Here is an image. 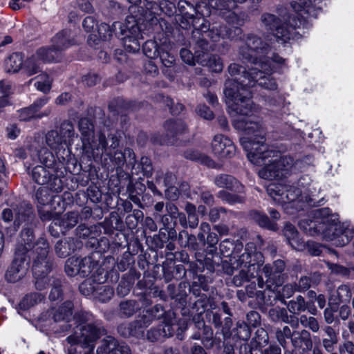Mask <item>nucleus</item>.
I'll return each instance as SVG.
<instances>
[{
	"label": "nucleus",
	"instance_id": "1",
	"mask_svg": "<svg viewBox=\"0 0 354 354\" xmlns=\"http://www.w3.org/2000/svg\"><path fill=\"white\" fill-rule=\"evenodd\" d=\"M244 120H236L234 122L235 129L244 132L240 143L247 151L249 160L254 165L264 167L259 171L260 178L267 180L286 177L297 171L299 163L292 157L282 155L279 151L270 149L265 143L264 131L257 122H250V126Z\"/></svg>",
	"mask_w": 354,
	"mask_h": 354
},
{
	"label": "nucleus",
	"instance_id": "2",
	"mask_svg": "<svg viewBox=\"0 0 354 354\" xmlns=\"http://www.w3.org/2000/svg\"><path fill=\"white\" fill-rule=\"evenodd\" d=\"M270 51V45L257 35L248 34L244 37L239 48V59L243 62L256 66L244 73L243 82L247 80L245 85L248 87L252 88L258 83L267 90L274 91L277 88L275 80L271 77L275 70L272 63L282 66L285 64V59L274 53L269 57Z\"/></svg>",
	"mask_w": 354,
	"mask_h": 354
},
{
	"label": "nucleus",
	"instance_id": "3",
	"mask_svg": "<svg viewBox=\"0 0 354 354\" xmlns=\"http://www.w3.org/2000/svg\"><path fill=\"white\" fill-rule=\"evenodd\" d=\"M322 0H296L292 3V7L296 16L288 14L278 17L274 15L265 13L261 21L266 28L270 30L279 43L285 44L295 39L301 33L297 31L301 26L304 27L309 18H316L319 12V4Z\"/></svg>",
	"mask_w": 354,
	"mask_h": 354
},
{
	"label": "nucleus",
	"instance_id": "4",
	"mask_svg": "<svg viewBox=\"0 0 354 354\" xmlns=\"http://www.w3.org/2000/svg\"><path fill=\"white\" fill-rule=\"evenodd\" d=\"M219 248L224 257H230L231 272L239 270V273L233 277V283L236 286H241L245 282L258 276L263 261L262 254L257 251L254 243H249L243 249L241 242L236 241L234 243L226 239L221 242Z\"/></svg>",
	"mask_w": 354,
	"mask_h": 354
},
{
	"label": "nucleus",
	"instance_id": "5",
	"mask_svg": "<svg viewBox=\"0 0 354 354\" xmlns=\"http://www.w3.org/2000/svg\"><path fill=\"white\" fill-rule=\"evenodd\" d=\"M315 220H302L299 227L310 236L322 234L324 239L334 242L337 246L348 244L354 236V230L347 223L339 221L338 215L331 214L328 208L315 211Z\"/></svg>",
	"mask_w": 354,
	"mask_h": 354
},
{
	"label": "nucleus",
	"instance_id": "6",
	"mask_svg": "<svg viewBox=\"0 0 354 354\" xmlns=\"http://www.w3.org/2000/svg\"><path fill=\"white\" fill-rule=\"evenodd\" d=\"M245 70L242 71L243 75L240 77V82L236 80H227L225 83L223 90L225 102L230 109V113L234 114L233 123L236 120H244L250 122H254L249 120L245 115H248L252 111V102L251 100L250 87L245 85L248 80L243 82L244 73ZM250 126L248 124L246 127Z\"/></svg>",
	"mask_w": 354,
	"mask_h": 354
},
{
	"label": "nucleus",
	"instance_id": "7",
	"mask_svg": "<svg viewBox=\"0 0 354 354\" xmlns=\"http://www.w3.org/2000/svg\"><path fill=\"white\" fill-rule=\"evenodd\" d=\"M77 137L73 124L70 121H64L59 129L48 131L45 136L46 145L59 158H64L66 153L65 147L71 146Z\"/></svg>",
	"mask_w": 354,
	"mask_h": 354
},
{
	"label": "nucleus",
	"instance_id": "8",
	"mask_svg": "<svg viewBox=\"0 0 354 354\" xmlns=\"http://www.w3.org/2000/svg\"><path fill=\"white\" fill-rule=\"evenodd\" d=\"M79 130L82 136V141L85 148H89L93 156H102L104 152L111 155L110 147H106V139L104 133L100 132L94 135V126L88 118H81L79 122Z\"/></svg>",
	"mask_w": 354,
	"mask_h": 354
},
{
	"label": "nucleus",
	"instance_id": "9",
	"mask_svg": "<svg viewBox=\"0 0 354 354\" xmlns=\"http://www.w3.org/2000/svg\"><path fill=\"white\" fill-rule=\"evenodd\" d=\"M106 334L104 326L98 322L77 326L71 335L66 338L71 345L80 344L83 348L93 351L95 343L102 335Z\"/></svg>",
	"mask_w": 354,
	"mask_h": 354
},
{
	"label": "nucleus",
	"instance_id": "10",
	"mask_svg": "<svg viewBox=\"0 0 354 354\" xmlns=\"http://www.w3.org/2000/svg\"><path fill=\"white\" fill-rule=\"evenodd\" d=\"M113 30L115 35L122 39L124 49L127 52L136 53L139 51L140 32L134 17H127L125 24L119 21L114 22Z\"/></svg>",
	"mask_w": 354,
	"mask_h": 354
},
{
	"label": "nucleus",
	"instance_id": "11",
	"mask_svg": "<svg viewBox=\"0 0 354 354\" xmlns=\"http://www.w3.org/2000/svg\"><path fill=\"white\" fill-rule=\"evenodd\" d=\"M268 194L272 200L282 205H290L296 208L301 207L297 204L303 201L301 191L299 188L284 183H270L266 187Z\"/></svg>",
	"mask_w": 354,
	"mask_h": 354
},
{
	"label": "nucleus",
	"instance_id": "12",
	"mask_svg": "<svg viewBox=\"0 0 354 354\" xmlns=\"http://www.w3.org/2000/svg\"><path fill=\"white\" fill-rule=\"evenodd\" d=\"M35 216L32 213L31 207L27 206L26 208H21L14 221L15 227L23 225V230L21 233V252H24L25 254L32 248V241L34 240L33 228L35 226L34 222Z\"/></svg>",
	"mask_w": 354,
	"mask_h": 354
},
{
	"label": "nucleus",
	"instance_id": "13",
	"mask_svg": "<svg viewBox=\"0 0 354 354\" xmlns=\"http://www.w3.org/2000/svg\"><path fill=\"white\" fill-rule=\"evenodd\" d=\"M35 163L40 162L43 165L35 166L32 171L33 180L39 185L47 183L52 176L51 166L55 161L52 151L46 148L30 154Z\"/></svg>",
	"mask_w": 354,
	"mask_h": 354
},
{
	"label": "nucleus",
	"instance_id": "14",
	"mask_svg": "<svg viewBox=\"0 0 354 354\" xmlns=\"http://www.w3.org/2000/svg\"><path fill=\"white\" fill-rule=\"evenodd\" d=\"M285 268V263L281 260H277L272 265L266 264L262 269V272L264 273L267 278L265 283L262 277L259 276L257 278V286L260 289L264 290H274L275 286H280L282 282L281 274Z\"/></svg>",
	"mask_w": 354,
	"mask_h": 354
},
{
	"label": "nucleus",
	"instance_id": "15",
	"mask_svg": "<svg viewBox=\"0 0 354 354\" xmlns=\"http://www.w3.org/2000/svg\"><path fill=\"white\" fill-rule=\"evenodd\" d=\"M29 268V255L21 252L19 248L15 252V258L6 272V279L10 283H16L22 279Z\"/></svg>",
	"mask_w": 354,
	"mask_h": 354
},
{
	"label": "nucleus",
	"instance_id": "16",
	"mask_svg": "<svg viewBox=\"0 0 354 354\" xmlns=\"http://www.w3.org/2000/svg\"><path fill=\"white\" fill-rule=\"evenodd\" d=\"M80 277L90 276L96 283H104L107 279V272L100 266L94 255L80 259Z\"/></svg>",
	"mask_w": 354,
	"mask_h": 354
},
{
	"label": "nucleus",
	"instance_id": "17",
	"mask_svg": "<svg viewBox=\"0 0 354 354\" xmlns=\"http://www.w3.org/2000/svg\"><path fill=\"white\" fill-rule=\"evenodd\" d=\"M32 259V272L35 279V286L38 290H43L49 283L48 273L52 268V262L48 257Z\"/></svg>",
	"mask_w": 354,
	"mask_h": 354
},
{
	"label": "nucleus",
	"instance_id": "18",
	"mask_svg": "<svg viewBox=\"0 0 354 354\" xmlns=\"http://www.w3.org/2000/svg\"><path fill=\"white\" fill-rule=\"evenodd\" d=\"M176 326L175 313L169 312L165 315V325H160L158 328H151L147 331V338L153 342L164 337H171L174 335Z\"/></svg>",
	"mask_w": 354,
	"mask_h": 354
},
{
	"label": "nucleus",
	"instance_id": "19",
	"mask_svg": "<svg viewBox=\"0 0 354 354\" xmlns=\"http://www.w3.org/2000/svg\"><path fill=\"white\" fill-rule=\"evenodd\" d=\"M154 320L149 310H145L140 318L128 326H119L118 330L124 337H138L143 334V329L148 327Z\"/></svg>",
	"mask_w": 354,
	"mask_h": 354
},
{
	"label": "nucleus",
	"instance_id": "20",
	"mask_svg": "<svg viewBox=\"0 0 354 354\" xmlns=\"http://www.w3.org/2000/svg\"><path fill=\"white\" fill-rule=\"evenodd\" d=\"M130 348L124 343L119 342L112 336H106L102 339L96 354H130Z\"/></svg>",
	"mask_w": 354,
	"mask_h": 354
},
{
	"label": "nucleus",
	"instance_id": "21",
	"mask_svg": "<svg viewBox=\"0 0 354 354\" xmlns=\"http://www.w3.org/2000/svg\"><path fill=\"white\" fill-rule=\"evenodd\" d=\"M212 147L214 153L220 158H232L236 151L232 140L223 135L214 136Z\"/></svg>",
	"mask_w": 354,
	"mask_h": 354
},
{
	"label": "nucleus",
	"instance_id": "22",
	"mask_svg": "<svg viewBox=\"0 0 354 354\" xmlns=\"http://www.w3.org/2000/svg\"><path fill=\"white\" fill-rule=\"evenodd\" d=\"M73 304L66 301L58 307L51 308L46 312V315L55 322H64L68 323L73 315Z\"/></svg>",
	"mask_w": 354,
	"mask_h": 354
},
{
	"label": "nucleus",
	"instance_id": "23",
	"mask_svg": "<svg viewBox=\"0 0 354 354\" xmlns=\"http://www.w3.org/2000/svg\"><path fill=\"white\" fill-rule=\"evenodd\" d=\"M75 34L71 30H63L52 39L53 46L60 53L76 44Z\"/></svg>",
	"mask_w": 354,
	"mask_h": 354
},
{
	"label": "nucleus",
	"instance_id": "24",
	"mask_svg": "<svg viewBox=\"0 0 354 354\" xmlns=\"http://www.w3.org/2000/svg\"><path fill=\"white\" fill-rule=\"evenodd\" d=\"M82 246L80 241L74 238H66L57 242L55 246L56 254L65 258Z\"/></svg>",
	"mask_w": 354,
	"mask_h": 354
},
{
	"label": "nucleus",
	"instance_id": "25",
	"mask_svg": "<svg viewBox=\"0 0 354 354\" xmlns=\"http://www.w3.org/2000/svg\"><path fill=\"white\" fill-rule=\"evenodd\" d=\"M214 183L221 188H226L235 192H241L243 185L233 176L227 174H221L214 178Z\"/></svg>",
	"mask_w": 354,
	"mask_h": 354
},
{
	"label": "nucleus",
	"instance_id": "26",
	"mask_svg": "<svg viewBox=\"0 0 354 354\" xmlns=\"http://www.w3.org/2000/svg\"><path fill=\"white\" fill-rule=\"evenodd\" d=\"M283 232V235L292 248L299 250L305 245L304 241L299 238L298 232L293 225L287 223Z\"/></svg>",
	"mask_w": 354,
	"mask_h": 354
},
{
	"label": "nucleus",
	"instance_id": "27",
	"mask_svg": "<svg viewBox=\"0 0 354 354\" xmlns=\"http://www.w3.org/2000/svg\"><path fill=\"white\" fill-rule=\"evenodd\" d=\"M35 55L37 57L41 64L52 62H58L61 59L60 53L53 46L39 48Z\"/></svg>",
	"mask_w": 354,
	"mask_h": 354
},
{
	"label": "nucleus",
	"instance_id": "28",
	"mask_svg": "<svg viewBox=\"0 0 354 354\" xmlns=\"http://www.w3.org/2000/svg\"><path fill=\"white\" fill-rule=\"evenodd\" d=\"M79 215L77 212H71L63 215L61 218L57 216L55 219V225L60 227V231L64 232V230L74 227L78 223Z\"/></svg>",
	"mask_w": 354,
	"mask_h": 354
},
{
	"label": "nucleus",
	"instance_id": "29",
	"mask_svg": "<svg viewBox=\"0 0 354 354\" xmlns=\"http://www.w3.org/2000/svg\"><path fill=\"white\" fill-rule=\"evenodd\" d=\"M164 128L167 135L171 137H177L187 131V124L181 120H168L165 122Z\"/></svg>",
	"mask_w": 354,
	"mask_h": 354
},
{
	"label": "nucleus",
	"instance_id": "30",
	"mask_svg": "<svg viewBox=\"0 0 354 354\" xmlns=\"http://www.w3.org/2000/svg\"><path fill=\"white\" fill-rule=\"evenodd\" d=\"M111 143L110 145H108V142H106V147H110L109 151L111 153V155L106 154L104 152L103 154L109 156L111 162H113L115 165L120 167L123 165L125 162L124 154L119 150H116L114 152L112 151L113 150H115L116 148H118L120 141L115 136H112L111 138Z\"/></svg>",
	"mask_w": 354,
	"mask_h": 354
},
{
	"label": "nucleus",
	"instance_id": "31",
	"mask_svg": "<svg viewBox=\"0 0 354 354\" xmlns=\"http://www.w3.org/2000/svg\"><path fill=\"white\" fill-rule=\"evenodd\" d=\"M23 65L22 55L19 53H15L6 60L5 71L8 73H16L22 69Z\"/></svg>",
	"mask_w": 354,
	"mask_h": 354
},
{
	"label": "nucleus",
	"instance_id": "32",
	"mask_svg": "<svg viewBox=\"0 0 354 354\" xmlns=\"http://www.w3.org/2000/svg\"><path fill=\"white\" fill-rule=\"evenodd\" d=\"M42 64L33 54L32 56L24 61L23 72L28 76H32L41 71Z\"/></svg>",
	"mask_w": 354,
	"mask_h": 354
},
{
	"label": "nucleus",
	"instance_id": "33",
	"mask_svg": "<svg viewBox=\"0 0 354 354\" xmlns=\"http://www.w3.org/2000/svg\"><path fill=\"white\" fill-rule=\"evenodd\" d=\"M171 44L164 41L160 44V53L158 55L161 63L166 68L172 67L175 64V57L171 53Z\"/></svg>",
	"mask_w": 354,
	"mask_h": 354
},
{
	"label": "nucleus",
	"instance_id": "34",
	"mask_svg": "<svg viewBox=\"0 0 354 354\" xmlns=\"http://www.w3.org/2000/svg\"><path fill=\"white\" fill-rule=\"evenodd\" d=\"M31 248L32 249L31 252L32 253V259L48 257L49 245L44 237L39 238L34 245L32 244Z\"/></svg>",
	"mask_w": 354,
	"mask_h": 354
},
{
	"label": "nucleus",
	"instance_id": "35",
	"mask_svg": "<svg viewBox=\"0 0 354 354\" xmlns=\"http://www.w3.org/2000/svg\"><path fill=\"white\" fill-rule=\"evenodd\" d=\"M351 292L346 285H341L329 299L330 303L338 304L341 302L349 301L351 298Z\"/></svg>",
	"mask_w": 354,
	"mask_h": 354
},
{
	"label": "nucleus",
	"instance_id": "36",
	"mask_svg": "<svg viewBox=\"0 0 354 354\" xmlns=\"http://www.w3.org/2000/svg\"><path fill=\"white\" fill-rule=\"evenodd\" d=\"M140 308V304L135 300H126L120 302L119 313L122 317H130Z\"/></svg>",
	"mask_w": 354,
	"mask_h": 354
},
{
	"label": "nucleus",
	"instance_id": "37",
	"mask_svg": "<svg viewBox=\"0 0 354 354\" xmlns=\"http://www.w3.org/2000/svg\"><path fill=\"white\" fill-rule=\"evenodd\" d=\"M250 215L254 222L259 226L273 231L277 230L275 222L270 221L267 215L257 211L252 212Z\"/></svg>",
	"mask_w": 354,
	"mask_h": 354
},
{
	"label": "nucleus",
	"instance_id": "38",
	"mask_svg": "<svg viewBox=\"0 0 354 354\" xmlns=\"http://www.w3.org/2000/svg\"><path fill=\"white\" fill-rule=\"evenodd\" d=\"M287 308L290 313L299 315L308 308V304L302 296L298 295L295 299L290 300L287 304Z\"/></svg>",
	"mask_w": 354,
	"mask_h": 354
},
{
	"label": "nucleus",
	"instance_id": "39",
	"mask_svg": "<svg viewBox=\"0 0 354 354\" xmlns=\"http://www.w3.org/2000/svg\"><path fill=\"white\" fill-rule=\"evenodd\" d=\"M208 5L218 11L221 15H225L226 12L236 8V4L232 0H209Z\"/></svg>",
	"mask_w": 354,
	"mask_h": 354
},
{
	"label": "nucleus",
	"instance_id": "40",
	"mask_svg": "<svg viewBox=\"0 0 354 354\" xmlns=\"http://www.w3.org/2000/svg\"><path fill=\"white\" fill-rule=\"evenodd\" d=\"M194 37H196L197 35H198V40L196 44L195 47V55L197 59V61L199 62L201 60V57H203L208 50V43L207 40L204 37V35H202V37H201V32L198 30L194 31L193 32Z\"/></svg>",
	"mask_w": 354,
	"mask_h": 354
},
{
	"label": "nucleus",
	"instance_id": "41",
	"mask_svg": "<svg viewBox=\"0 0 354 354\" xmlns=\"http://www.w3.org/2000/svg\"><path fill=\"white\" fill-rule=\"evenodd\" d=\"M44 296L39 292H32L26 295L19 304L20 308L26 310L41 302Z\"/></svg>",
	"mask_w": 354,
	"mask_h": 354
},
{
	"label": "nucleus",
	"instance_id": "42",
	"mask_svg": "<svg viewBox=\"0 0 354 354\" xmlns=\"http://www.w3.org/2000/svg\"><path fill=\"white\" fill-rule=\"evenodd\" d=\"M202 65L207 66L212 72L220 73L223 68V64L221 59L217 55H211L207 59L200 60Z\"/></svg>",
	"mask_w": 354,
	"mask_h": 354
},
{
	"label": "nucleus",
	"instance_id": "43",
	"mask_svg": "<svg viewBox=\"0 0 354 354\" xmlns=\"http://www.w3.org/2000/svg\"><path fill=\"white\" fill-rule=\"evenodd\" d=\"M142 50L147 57L151 59H155L160 53V46L154 40H148L144 44Z\"/></svg>",
	"mask_w": 354,
	"mask_h": 354
},
{
	"label": "nucleus",
	"instance_id": "44",
	"mask_svg": "<svg viewBox=\"0 0 354 354\" xmlns=\"http://www.w3.org/2000/svg\"><path fill=\"white\" fill-rule=\"evenodd\" d=\"M80 258L73 257L67 259L65 264V272L68 276L80 275Z\"/></svg>",
	"mask_w": 354,
	"mask_h": 354
},
{
	"label": "nucleus",
	"instance_id": "45",
	"mask_svg": "<svg viewBox=\"0 0 354 354\" xmlns=\"http://www.w3.org/2000/svg\"><path fill=\"white\" fill-rule=\"evenodd\" d=\"M178 240L184 247H188L192 250H196L198 248L196 236L193 234H189L185 230L180 232Z\"/></svg>",
	"mask_w": 354,
	"mask_h": 354
},
{
	"label": "nucleus",
	"instance_id": "46",
	"mask_svg": "<svg viewBox=\"0 0 354 354\" xmlns=\"http://www.w3.org/2000/svg\"><path fill=\"white\" fill-rule=\"evenodd\" d=\"M50 113V110L45 111L44 114H36L32 107L30 106L19 111L18 118L20 120L27 121L34 118H41L43 116H47Z\"/></svg>",
	"mask_w": 354,
	"mask_h": 354
},
{
	"label": "nucleus",
	"instance_id": "47",
	"mask_svg": "<svg viewBox=\"0 0 354 354\" xmlns=\"http://www.w3.org/2000/svg\"><path fill=\"white\" fill-rule=\"evenodd\" d=\"M269 317L274 322H288V313L286 308L275 307L270 308L268 311Z\"/></svg>",
	"mask_w": 354,
	"mask_h": 354
},
{
	"label": "nucleus",
	"instance_id": "48",
	"mask_svg": "<svg viewBox=\"0 0 354 354\" xmlns=\"http://www.w3.org/2000/svg\"><path fill=\"white\" fill-rule=\"evenodd\" d=\"M37 80L35 83V86L38 91L43 93H47L50 91L51 87V82L49 77L46 73H41L35 77Z\"/></svg>",
	"mask_w": 354,
	"mask_h": 354
},
{
	"label": "nucleus",
	"instance_id": "49",
	"mask_svg": "<svg viewBox=\"0 0 354 354\" xmlns=\"http://www.w3.org/2000/svg\"><path fill=\"white\" fill-rule=\"evenodd\" d=\"M223 17L225 19L227 22L236 27V31L237 34H241L242 30L238 26H241L243 24V19H241L237 14L233 12V10H227L225 15H223Z\"/></svg>",
	"mask_w": 354,
	"mask_h": 354
},
{
	"label": "nucleus",
	"instance_id": "50",
	"mask_svg": "<svg viewBox=\"0 0 354 354\" xmlns=\"http://www.w3.org/2000/svg\"><path fill=\"white\" fill-rule=\"evenodd\" d=\"M113 289L109 286H100L96 287L95 295L99 300L106 302L111 299L113 295Z\"/></svg>",
	"mask_w": 354,
	"mask_h": 354
},
{
	"label": "nucleus",
	"instance_id": "51",
	"mask_svg": "<svg viewBox=\"0 0 354 354\" xmlns=\"http://www.w3.org/2000/svg\"><path fill=\"white\" fill-rule=\"evenodd\" d=\"M36 199L41 205H46L51 201L53 196L51 194L50 190L46 187H40L36 192Z\"/></svg>",
	"mask_w": 354,
	"mask_h": 354
},
{
	"label": "nucleus",
	"instance_id": "52",
	"mask_svg": "<svg viewBox=\"0 0 354 354\" xmlns=\"http://www.w3.org/2000/svg\"><path fill=\"white\" fill-rule=\"evenodd\" d=\"M218 197L230 205L242 203L245 200V198L243 196L232 194L225 191L219 192Z\"/></svg>",
	"mask_w": 354,
	"mask_h": 354
},
{
	"label": "nucleus",
	"instance_id": "53",
	"mask_svg": "<svg viewBox=\"0 0 354 354\" xmlns=\"http://www.w3.org/2000/svg\"><path fill=\"white\" fill-rule=\"evenodd\" d=\"M164 178L163 180V185L166 187L167 188L173 186L176 177L175 176L171 173V172H167L165 174L162 171H158L156 174V182L158 184H160L161 183V178Z\"/></svg>",
	"mask_w": 354,
	"mask_h": 354
},
{
	"label": "nucleus",
	"instance_id": "54",
	"mask_svg": "<svg viewBox=\"0 0 354 354\" xmlns=\"http://www.w3.org/2000/svg\"><path fill=\"white\" fill-rule=\"evenodd\" d=\"M299 322L304 327L310 328L313 332H317L319 329L318 322L313 317H308L306 315H301L299 317Z\"/></svg>",
	"mask_w": 354,
	"mask_h": 354
},
{
	"label": "nucleus",
	"instance_id": "55",
	"mask_svg": "<svg viewBox=\"0 0 354 354\" xmlns=\"http://www.w3.org/2000/svg\"><path fill=\"white\" fill-rule=\"evenodd\" d=\"M97 32L101 39L104 41L110 39L113 33L115 34V30H113V24L111 27L107 24L102 23L98 26Z\"/></svg>",
	"mask_w": 354,
	"mask_h": 354
},
{
	"label": "nucleus",
	"instance_id": "56",
	"mask_svg": "<svg viewBox=\"0 0 354 354\" xmlns=\"http://www.w3.org/2000/svg\"><path fill=\"white\" fill-rule=\"evenodd\" d=\"M216 34L215 36L212 35L214 32V30H212L210 32L206 33L207 36L210 37L214 41H218L220 37L225 38L230 37L232 38V32L228 30L227 28L224 26H219L218 29L216 30Z\"/></svg>",
	"mask_w": 354,
	"mask_h": 354
},
{
	"label": "nucleus",
	"instance_id": "57",
	"mask_svg": "<svg viewBox=\"0 0 354 354\" xmlns=\"http://www.w3.org/2000/svg\"><path fill=\"white\" fill-rule=\"evenodd\" d=\"M150 314H151V316L155 319H158L161 317L163 318V324L165 325V315L167 314L169 312H172L171 310L165 311V309L162 308L160 305H156L151 308L149 309Z\"/></svg>",
	"mask_w": 354,
	"mask_h": 354
},
{
	"label": "nucleus",
	"instance_id": "58",
	"mask_svg": "<svg viewBox=\"0 0 354 354\" xmlns=\"http://www.w3.org/2000/svg\"><path fill=\"white\" fill-rule=\"evenodd\" d=\"M180 56L182 60L189 65L193 66L195 64L196 55L187 48H182L180 51Z\"/></svg>",
	"mask_w": 354,
	"mask_h": 354
},
{
	"label": "nucleus",
	"instance_id": "59",
	"mask_svg": "<svg viewBox=\"0 0 354 354\" xmlns=\"http://www.w3.org/2000/svg\"><path fill=\"white\" fill-rule=\"evenodd\" d=\"M92 279L85 280L80 286V291L82 295H89L96 291V287L91 283Z\"/></svg>",
	"mask_w": 354,
	"mask_h": 354
},
{
	"label": "nucleus",
	"instance_id": "60",
	"mask_svg": "<svg viewBox=\"0 0 354 354\" xmlns=\"http://www.w3.org/2000/svg\"><path fill=\"white\" fill-rule=\"evenodd\" d=\"M200 232L197 234V238L203 245H205V234L210 233L211 227L209 223L203 222L201 224Z\"/></svg>",
	"mask_w": 354,
	"mask_h": 354
},
{
	"label": "nucleus",
	"instance_id": "61",
	"mask_svg": "<svg viewBox=\"0 0 354 354\" xmlns=\"http://www.w3.org/2000/svg\"><path fill=\"white\" fill-rule=\"evenodd\" d=\"M236 334L239 339L248 340L250 337L249 326L245 324H239L236 328Z\"/></svg>",
	"mask_w": 354,
	"mask_h": 354
},
{
	"label": "nucleus",
	"instance_id": "62",
	"mask_svg": "<svg viewBox=\"0 0 354 354\" xmlns=\"http://www.w3.org/2000/svg\"><path fill=\"white\" fill-rule=\"evenodd\" d=\"M92 315L86 312H77L73 316V319L76 323H77L81 326L82 324L90 321L91 319Z\"/></svg>",
	"mask_w": 354,
	"mask_h": 354
},
{
	"label": "nucleus",
	"instance_id": "63",
	"mask_svg": "<svg viewBox=\"0 0 354 354\" xmlns=\"http://www.w3.org/2000/svg\"><path fill=\"white\" fill-rule=\"evenodd\" d=\"M131 290V284L129 281L122 280L117 287V293L120 297H124L129 294Z\"/></svg>",
	"mask_w": 354,
	"mask_h": 354
},
{
	"label": "nucleus",
	"instance_id": "64",
	"mask_svg": "<svg viewBox=\"0 0 354 354\" xmlns=\"http://www.w3.org/2000/svg\"><path fill=\"white\" fill-rule=\"evenodd\" d=\"M340 354H354V343L351 341H346L339 346Z\"/></svg>",
	"mask_w": 354,
	"mask_h": 354
}]
</instances>
